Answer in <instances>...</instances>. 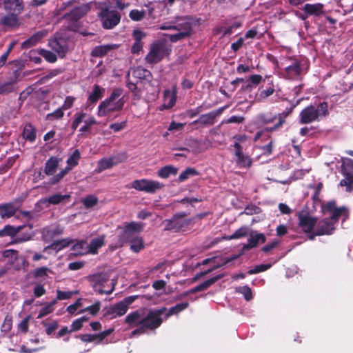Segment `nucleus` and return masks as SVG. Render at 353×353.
I'll return each instance as SVG.
<instances>
[{
	"label": "nucleus",
	"instance_id": "obj_1",
	"mask_svg": "<svg viewBox=\"0 0 353 353\" xmlns=\"http://www.w3.org/2000/svg\"><path fill=\"white\" fill-rule=\"evenodd\" d=\"M165 310L166 309L163 307L146 313L144 309L137 310L128 314L124 319V323L130 328L138 327L137 330L132 332L131 336H133L143 333L146 329L153 330L158 327L161 323L160 316Z\"/></svg>",
	"mask_w": 353,
	"mask_h": 353
},
{
	"label": "nucleus",
	"instance_id": "obj_2",
	"mask_svg": "<svg viewBox=\"0 0 353 353\" xmlns=\"http://www.w3.org/2000/svg\"><path fill=\"white\" fill-rule=\"evenodd\" d=\"M122 91L120 89L113 90L110 97L103 101L97 109V115L103 117L114 112L120 111L125 103V101L121 97Z\"/></svg>",
	"mask_w": 353,
	"mask_h": 353
},
{
	"label": "nucleus",
	"instance_id": "obj_3",
	"mask_svg": "<svg viewBox=\"0 0 353 353\" xmlns=\"http://www.w3.org/2000/svg\"><path fill=\"white\" fill-rule=\"evenodd\" d=\"M329 114L328 105L325 102L320 103L316 105H309L305 108L299 114V123L308 124L319 121L322 117Z\"/></svg>",
	"mask_w": 353,
	"mask_h": 353
},
{
	"label": "nucleus",
	"instance_id": "obj_4",
	"mask_svg": "<svg viewBox=\"0 0 353 353\" xmlns=\"http://www.w3.org/2000/svg\"><path fill=\"white\" fill-rule=\"evenodd\" d=\"M90 280L94 291L101 294H111L114 291L117 284L116 280H112L111 282L108 283V276L106 274L103 273L92 275L90 278Z\"/></svg>",
	"mask_w": 353,
	"mask_h": 353
},
{
	"label": "nucleus",
	"instance_id": "obj_5",
	"mask_svg": "<svg viewBox=\"0 0 353 353\" xmlns=\"http://www.w3.org/2000/svg\"><path fill=\"white\" fill-rule=\"evenodd\" d=\"M169 51L165 43L162 42L154 43L151 45L145 59L149 64L157 63L169 54Z\"/></svg>",
	"mask_w": 353,
	"mask_h": 353
},
{
	"label": "nucleus",
	"instance_id": "obj_6",
	"mask_svg": "<svg viewBox=\"0 0 353 353\" xmlns=\"http://www.w3.org/2000/svg\"><path fill=\"white\" fill-rule=\"evenodd\" d=\"M163 187L164 185L162 183L147 179H137L130 184V188L149 194H154Z\"/></svg>",
	"mask_w": 353,
	"mask_h": 353
},
{
	"label": "nucleus",
	"instance_id": "obj_7",
	"mask_svg": "<svg viewBox=\"0 0 353 353\" xmlns=\"http://www.w3.org/2000/svg\"><path fill=\"white\" fill-rule=\"evenodd\" d=\"M81 158L80 152L75 150L67 159V166L50 179L49 183L54 185L59 182L73 168L78 165Z\"/></svg>",
	"mask_w": 353,
	"mask_h": 353
},
{
	"label": "nucleus",
	"instance_id": "obj_8",
	"mask_svg": "<svg viewBox=\"0 0 353 353\" xmlns=\"http://www.w3.org/2000/svg\"><path fill=\"white\" fill-rule=\"evenodd\" d=\"M99 16L102 21V26L105 29H112L115 27L121 20L120 14L115 10L108 8L103 9Z\"/></svg>",
	"mask_w": 353,
	"mask_h": 353
},
{
	"label": "nucleus",
	"instance_id": "obj_9",
	"mask_svg": "<svg viewBox=\"0 0 353 353\" xmlns=\"http://www.w3.org/2000/svg\"><path fill=\"white\" fill-rule=\"evenodd\" d=\"M161 30H171L174 29L179 30V32L174 34L169 35V38L171 41L176 42L180 39H182L189 36L191 31V25L189 22L185 21L177 24L176 26H161L159 27Z\"/></svg>",
	"mask_w": 353,
	"mask_h": 353
},
{
	"label": "nucleus",
	"instance_id": "obj_10",
	"mask_svg": "<svg viewBox=\"0 0 353 353\" xmlns=\"http://www.w3.org/2000/svg\"><path fill=\"white\" fill-rule=\"evenodd\" d=\"M144 228V224L139 222L132 221L130 223H125L123 229L121 239L123 241L130 240L134 234L141 232Z\"/></svg>",
	"mask_w": 353,
	"mask_h": 353
},
{
	"label": "nucleus",
	"instance_id": "obj_11",
	"mask_svg": "<svg viewBox=\"0 0 353 353\" xmlns=\"http://www.w3.org/2000/svg\"><path fill=\"white\" fill-rule=\"evenodd\" d=\"M334 223L331 220L323 219L317 223L314 232H312V234L309 235L310 239L313 240L315 236L330 234L334 230Z\"/></svg>",
	"mask_w": 353,
	"mask_h": 353
},
{
	"label": "nucleus",
	"instance_id": "obj_12",
	"mask_svg": "<svg viewBox=\"0 0 353 353\" xmlns=\"http://www.w3.org/2000/svg\"><path fill=\"white\" fill-rule=\"evenodd\" d=\"M323 211L325 212L332 213V217L330 220L332 221L334 224L340 216H343L344 219L347 217V209L344 207L337 208L336 203L334 201L328 202L327 204L323 205Z\"/></svg>",
	"mask_w": 353,
	"mask_h": 353
},
{
	"label": "nucleus",
	"instance_id": "obj_13",
	"mask_svg": "<svg viewBox=\"0 0 353 353\" xmlns=\"http://www.w3.org/2000/svg\"><path fill=\"white\" fill-rule=\"evenodd\" d=\"M316 223V219L312 217L307 213H301L299 215V225L301 230L306 232L310 233L315 230L314 226Z\"/></svg>",
	"mask_w": 353,
	"mask_h": 353
},
{
	"label": "nucleus",
	"instance_id": "obj_14",
	"mask_svg": "<svg viewBox=\"0 0 353 353\" xmlns=\"http://www.w3.org/2000/svg\"><path fill=\"white\" fill-rule=\"evenodd\" d=\"M125 305L122 304L121 301L112 304L104 309V317L110 319H115L124 315L127 312Z\"/></svg>",
	"mask_w": 353,
	"mask_h": 353
},
{
	"label": "nucleus",
	"instance_id": "obj_15",
	"mask_svg": "<svg viewBox=\"0 0 353 353\" xmlns=\"http://www.w3.org/2000/svg\"><path fill=\"white\" fill-rule=\"evenodd\" d=\"M124 160L120 156H112L108 158H103L98 161L97 168L95 170L97 173H100L102 171L110 169L113 166L119 164Z\"/></svg>",
	"mask_w": 353,
	"mask_h": 353
},
{
	"label": "nucleus",
	"instance_id": "obj_16",
	"mask_svg": "<svg viewBox=\"0 0 353 353\" xmlns=\"http://www.w3.org/2000/svg\"><path fill=\"white\" fill-rule=\"evenodd\" d=\"M276 119H278V123L273 128L267 129L268 131L274 130L281 126L285 121L284 117H283L281 114H279L278 116H272V114L267 113L261 114L257 118L258 123L261 124L270 123Z\"/></svg>",
	"mask_w": 353,
	"mask_h": 353
},
{
	"label": "nucleus",
	"instance_id": "obj_17",
	"mask_svg": "<svg viewBox=\"0 0 353 353\" xmlns=\"http://www.w3.org/2000/svg\"><path fill=\"white\" fill-rule=\"evenodd\" d=\"M235 148V156L236 157V164L239 168H248L252 165V159L243 154L241 151V145L238 143L234 144Z\"/></svg>",
	"mask_w": 353,
	"mask_h": 353
},
{
	"label": "nucleus",
	"instance_id": "obj_18",
	"mask_svg": "<svg viewBox=\"0 0 353 353\" xmlns=\"http://www.w3.org/2000/svg\"><path fill=\"white\" fill-rule=\"evenodd\" d=\"M250 231L251 230L248 226L243 225L236 230L232 235L223 236L220 238H216L213 241V244L218 243L223 240H232L244 238L248 236Z\"/></svg>",
	"mask_w": 353,
	"mask_h": 353
},
{
	"label": "nucleus",
	"instance_id": "obj_19",
	"mask_svg": "<svg viewBox=\"0 0 353 353\" xmlns=\"http://www.w3.org/2000/svg\"><path fill=\"white\" fill-rule=\"evenodd\" d=\"M249 238L248 239V243L243 245L244 250H250L251 248H256L259 243H264L266 241L265 235L262 233L249 232Z\"/></svg>",
	"mask_w": 353,
	"mask_h": 353
},
{
	"label": "nucleus",
	"instance_id": "obj_20",
	"mask_svg": "<svg viewBox=\"0 0 353 353\" xmlns=\"http://www.w3.org/2000/svg\"><path fill=\"white\" fill-rule=\"evenodd\" d=\"M128 74L137 82L148 79L151 74L149 70L140 66L131 69Z\"/></svg>",
	"mask_w": 353,
	"mask_h": 353
},
{
	"label": "nucleus",
	"instance_id": "obj_21",
	"mask_svg": "<svg viewBox=\"0 0 353 353\" xmlns=\"http://www.w3.org/2000/svg\"><path fill=\"white\" fill-rule=\"evenodd\" d=\"M185 213H179L175 214L171 220L168 221L167 229H175L179 230L182 228L185 223Z\"/></svg>",
	"mask_w": 353,
	"mask_h": 353
},
{
	"label": "nucleus",
	"instance_id": "obj_22",
	"mask_svg": "<svg viewBox=\"0 0 353 353\" xmlns=\"http://www.w3.org/2000/svg\"><path fill=\"white\" fill-rule=\"evenodd\" d=\"M47 33L48 32L46 30L36 32L32 37L23 42L22 47L24 48H29L35 46L42 38L46 36Z\"/></svg>",
	"mask_w": 353,
	"mask_h": 353
},
{
	"label": "nucleus",
	"instance_id": "obj_23",
	"mask_svg": "<svg viewBox=\"0 0 353 353\" xmlns=\"http://www.w3.org/2000/svg\"><path fill=\"white\" fill-rule=\"evenodd\" d=\"M6 10L14 13H20L23 10L22 0H3Z\"/></svg>",
	"mask_w": 353,
	"mask_h": 353
},
{
	"label": "nucleus",
	"instance_id": "obj_24",
	"mask_svg": "<svg viewBox=\"0 0 353 353\" xmlns=\"http://www.w3.org/2000/svg\"><path fill=\"white\" fill-rule=\"evenodd\" d=\"M17 208L11 203L0 205V216L5 219H9L14 215Z\"/></svg>",
	"mask_w": 353,
	"mask_h": 353
},
{
	"label": "nucleus",
	"instance_id": "obj_25",
	"mask_svg": "<svg viewBox=\"0 0 353 353\" xmlns=\"http://www.w3.org/2000/svg\"><path fill=\"white\" fill-rule=\"evenodd\" d=\"M285 70L286 77L290 79H296L301 73L300 64L297 61H294L286 67Z\"/></svg>",
	"mask_w": 353,
	"mask_h": 353
},
{
	"label": "nucleus",
	"instance_id": "obj_26",
	"mask_svg": "<svg viewBox=\"0 0 353 353\" xmlns=\"http://www.w3.org/2000/svg\"><path fill=\"white\" fill-rule=\"evenodd\" d=\"M323 5L321 3H307L303 6V10L304 12H306L309 17L312 15L319 16L323 13Z\"/></svg>",
	"mask_w": 353,
	"mask_h": 353
},
{
	"label": "nucleus",
	"instance_id": "obj_27",
	"mask_svg": "<svg viewBox=\"0 0 353 353\" xmlns=\"http://www.w3.org/2000/svg\"><path fill=\"white\" fill-rule=\"evenodd\" d=\"M90 10V6L88 4L81 5L73 9L68 17L72 20H77L85 15Z\"/></svg>",
	"mask_w": 353,
	"mask_h": 353
},
{
	"label": "nucleus",
	"instance_id": "obj_28",
	"mask_svg": "<svg viewBox=\"0 0 353 353\" xmlns=\"http://www.w3.org/2000/svg\"><path fill=\"white\" fill-rule=\"evenodd\" d=\"M163 97L164 107L168 109L172 108L174 105L176 100V92L175 88H173L172 90H165Z\"/></svg>",
	"mask_w": 353,
	"mask_h": 353
},
{
	"label": "nucleus",
	"instance_id": "obj_29",
	"mask_svg": "<svg viewBox=\"0 0 353 353\" xmlns=\"http://www.w3.org/2000/svg\"><path fill=\"white\" fill-rule=\"evenodd\" d=\"M59 160L55 157H50L46 163L44 172L47 175L55 173L59 166Z\"/></svg>",
	"mask_w": 353,
	"mask_h": 353
},
{
	"label": "nucleus",
	"instance_id": "obj_30",
	"mask_svg": "<svg viewBox=\"0 0 353 353\" xmlns=\"http://www.w3.org/2000/svg\"><path fill=\"white\" fill-rule=\"evenodd\" d=\"M222 112L221 110H219V111L216 112H211L208 114H203L200 117L199 120L195 121L193 122V123L199 122L203 125H212L214 123V119L216 117L221 114Z\"/></svg>",
	"mask_w": 353,
	"mask_h": 353
},
{
	"label": "nucleus",
	"instance_id": "obj_31",
	"mask_svg": "<svg viewBox=\"0 0 353 353\" xmlns=\"http://www.w3.org/2000/svg\"><path fill=\"white\" fill-rule=\"evenodd\" d=\"M77 255H83L89 253L88 244L85 241H79L72 248Z\"/></svg>",
	"mask_w": 353,
	"mask_h": 353
},
{
	"label": "nucleus",
	"instance_id": "obj_32",
	"mask_svg": "<svg viewBox=\"0 0 353 353\" xmlns=\"http://www.w3.org/2000/svg\"><path fill=\"white\" fill-rule=\"evenodd\" d=\"M23 137L30 142L34 141L36 139L35 128L30 123L26 124L23 131Z\"/></svg>",
	"mask_w": 353,
	"mask_h": 353
},
{
	"label": "nucleus",
	"instance_id": "obj_33",
	"mask_svg": "<svg viewBox=\"0 0 353 353\" xmlns=\"http://www.w3.org/2000/svg\"><path fill=\"white\" fill-rule=\"evenodd\" d=\"M17 14V13L12 12L11 14L3 17L1 20V23L8 27H15L18 26L19 21Z\"/></svg>",
	"mask_w": 353,
	"mask_h": 353
},
{
	"label": "nucleus",
	"instance_id": "obj_34",
	"mask_svg": "<svg viewBox=\"0 0 353 353\" xmlns=\"http://www.w3.org/2000/svg\"><path fill=\"white\" fill-rule=\"evenodd\" d=\"M104 245V236H100L92 240L90 245H88L89 253L96 254L99 248Z\"/></svg>",
	"mask_w": 353,
	"mask_h": 353
},
{
	"label": "nucleus",
	"instance_id": "obj_35",
	"mask_svg": "<svg viewBox=\"0 0 353 353\" xmlns=\"http://www.w3.org/2000/svg\"><path fill=\"white\" fill-rule=\"evenodd\" d=\"M177 171V168L171 165H166L159 170L157 174L162 179H167L172 174H176Z\"/></svg>",
	"mask_w": 353,
	"mask_h": 353
},
{
	"label": "nucleus",
	"instance_id": "obj_36",
	"mask_svg": "<svg viewBox=\"0 0 353 353\" xmlns=\"http://www.w3.org/2000/svg\"><path fill=\"white\" fill-rule=\"evenodd\" d=\"M23 228V226L12 227L11 225H6L2 230H0V237L6 236H14L18 234Z\"/></svg>",
	"mask_w": 353,
	"mask_h": 353
},
{
	"label": "nucleus",
	"instance_id": "obj_37",
	"mask_svg": "<svg viewBox=\"0 0 353 353\" xmlns=\"http://www.w3.org/2000/svg\"><path fill=\"white\" fill-rule=\"evenodd\" d=\"M49 44L51 48L56 52L59 56L63 57L65 55L66 52L65 48L61 45L57 39L50 41Z\"/></svg>",
	"mask_w": 353,
	"mask_h": 353
},
{
	"label": "nucleus",
	"instance_id": "obj_38",
	"mask_svg": "<svg viewBox=\"0 0 353 353\" xmlns=\"http://www.w3.org/2000/svg\"><path fill=\"white\" fill-rule=\"evenodd\" d=\"M103 92V89L101 88L98 85H94L92 92L88 97V101L91 103L97 102L102 97Z\"/></svg>",
	"mask_w": 353,
	"mask_h": 353
},
{
	"label": "nucleus",
	"instance_id": "obj_39",
	"mask_svg": "<svg viewBox=\"0 0 353 353\" xmlns=\"http://www.w3.org/2000/svg\"><path fill=\"white\" fill-rule=\"evenodd\" d=\"M71 242L72 241L69 239H62L61 241H57L52 243L50 246L46 247L45 250L52 249L54 250L59 251L68 246Z\"/></svg>",
	"mask_w": 353,
	"mask_h": 353
},
{
	"label": "nucleus",
	"instance_id": "obj_40",
	"mask_svg": "<svg viewBox=\"0 0 353 353\" xmlns=\"http://www.w3.org/2000/svg\"><path fill=\"white\" fill-rule=\"evenodd\" d=\"M343 174L345 175V178L340 181V185L345 186L346 191L350 192L353 187V174L347 172H344Z\"/></svg>",
	"mask_w": 353,
	"mask_h": 353
},
{
	"label": "nucleus",
	"instance_id": "obj_41",
	"mask_svg": "<svg viewBox=\"0 0 353 353\" xmlns=\"http://www.w3.org/2000/svg\"><path fill=\"white\" fill-rule=\"evenodd\" d=\"M68 195H61L60 194H57L51 196L47 199L41 200L42 203H48L49 204L57 205L60 203L65 199L68 198Z\"/></svg>",
	"mask_w": 353,
	"mask_h": 353
},
{
	"label": "nucleus",
	"instance_id": "obj_42",
	"mask_svg": "<svg viewBox=\"0 0 353 353\" xmlns=\"http://www.w3.org/2000/svg\"><path fill=\"white\" fill-rule=\"evenodd\" d=\"M188 305L189 304L188 302H183V303H179L174 307H170L169 309L168 313L166 314V318H168L173 314H176L179 312L184 310L185 309H186L188 307Z\"/></svg>",
	"mask_w": 353,
	"mask_h": 353
},
{
	"label": "nucleus",
	"instance_id": "obj_43",
	"mask_svg": "<svg viewBox=\"0 0 353 353\" xmlns=\"http://www.w3.org/2000/svg\"><path fill=\"white\" fill-rule=\"evenodd\" d=\"M112 48L113 46L112 45L97 46L92 50V54L97 57H101L107 54Z\"/></svg>",
	"mask_w": 353,
	"mask_h": 353
},
{
	"label": "nucleus",
	"instance_id": "obj_44",
	"mask_svg": "<svg viewBox=\"0 0 353 353\" xmlns=\"http://www.w3.org/2000/svg\"><path fill=\"white\" fill-rule=\"evenodd\" d=\"M89 116L90 115L87 114L85 112H80L75 114L74 119L72 121V125H71L72 128L74 130H75L78 128L79 124L81 122H83V120L85 119L86 117L88 118V117H89Z\"/></svg>",
	"mask_w": 353,
	"mask_h": 353
},
{
	"label": "nucleus",
	"instance_id": "obj_45",
	"mask_svg": "<svg viewBox=\"0 0 353 353\" xmlns=\"http://www.w3.org/2000/svg\"><path fill=\"white\" fill-rule=\"evenodd\" d=\"M143 241L140 236L134 238L131 241L130 249L134 252H139L143 248Z\"/></svg>",
	"mask_w": 353,
	"mask_h": 353
},
{
	"label": "nucleus",
	"instance_id": "obj_46",
	"mask_svg": "<svg viewBox=\"0 0 353 353\" xmlns=\"http://www.w3.org/2000/svg\"><path fill=\"white\" fill-rule=\"evenodd\" d=\"M38 52L39 54L48 62L54 63L57 61L56 54L49 50L45 49H39L38 50Z\"/></svg>",
	"mask_w": 353,
	"mask_h": 353
},
{
	"label": "nucleus",
	"instance_id": "obj_47",
	"mask_svg": "<svg viewBox=\"0 0 353 353\" xmlns=\"http://www.w3.org/2000/svg\"><path fill=\"white\" fill-rule=\"evenodd\" d=\"M84 125L81 127L79 131L81 132H85L88 131L91 126L97 123V121L92 116H89L88 118L83 120Z\"/></svg>",
	"mask_w": 353,
	"mask_h": 353
},
{
	"label": "nucleus",
	"instance_id": "obj_48",
	"mask_svg": "<svg viewBox=\"0 0 353 353\" xmlns=\"http://www.w3.org/2000/svg\"><path fill=\"white\" fill-rule=\"evenodd\" d=\"M51 272V270L46 267H41L37 268L33 272V275L35 278H48V273Z\"/></svg>",
	"mask_w": 353,
	"mask_h": 353
},
{
	"label": "nucleus",
	"instance_id": "obj_49",
	"mask_svg": "<svg viewBox=\"0 0 353 353\" xmlns=\"http://www.w3.org/2000/svg\"><path fill=\"white\" fill-rule=\"evenodd\" d=\"M56 303H57V300H54L48 305L42 307L39 312L38 318L39 319L43 318V316H46L47 314L51 313L54 310L53 307L56 304Z\"/></svg>",
	"mask_w": 353,
	"mask_h": 353
},
{
	"label": "nucleus",
	"instance_id": "obj_50",
	"mask_svg": "<svg viewBox=\"0 0 353 353\" xmlns=\"http://www.w3.org/2000/svg\"><path fill=\"white\" fill-rule=\"evenodd\" d=\"M197 174L198 172L194 168H189L180 174L179 176V180L180 181H184L186 179H188L190 176Z\"/></svg>",
	"mask_w": 353,
	"mask_h": 353
},
{
	"label": "nucleus",
	"instance_id": "obj_51",
	"mask_svg": "<svg viewBox=\"0 0 353 353\" xmlns=\"http://www.w3.org/2000/svg\"><path fill=\"white\" fill-rule=\"evenodd\" d=\"M82 203L85 208H90L98 203V199L94 195H89L82 199Z\"/></svg>",
	"mask_w": 353,
	"mask_h": 353
},
{
	"label": "nucleus",
	"instance_id": "obj_52",
	"mask_svg": "<svg viewBox=\"0 0 353 353\" xmlns=\"http://www.w3.org/2000/svg\"><path fill=\"white\" fill-rule=\"evenodd\" d=\"M145 10H132L129 13L130 18L135 21H139L145 17Z\"/></svg>",
	"mask_w": 353,
	"mask_h": 353
},
{
	"label": "nucleus",
	"instance_id": "obj_53",
	"mask_svg": "<svg viewBox=\"0 0 353 353\" xmlns=\"http://www.w3.org/2000/svg\"><path fill=\"white\" fill-rule=\"evenodd\" d=\"M100 307H101V303L99 301H97V302L94 303L93 305L81 310V311L79 312V313L88 312L92 315H96L99 312V311L100 310Z\"/></svg>",
	"mask_w": 353,
	"mask_h": 353
},
{
	"label": "nucleus",
	"instance_id": "obj_54",
	"mask_svg": "<svg viewBox=\"0 0 353 353\" xmlns=\"http://www.w3.org/2000/svg\"><path fill=\"white\" fill-rule=\"evenodd\" d=\"M88 320V319L87 317L83 316L74 321L71 324L72 331L74 332L79 330L82 327L83 323L87 321Z\"/></svg>",
	"mask_w": 353,
	"mask_h": 353
},
{
	"label": "nucleus",
	"instance_id": "obj_55",
	"mask_svg": "<svg viewBox=\"0 0 353 353\" xmlns=\"http://www.w3.org/2000/svg\"><path fill=\"white\" fill-rule=\"evenodd\" d=\"M127 126V121H123L121 122H116L110 125V128L114 132H117L123 130Z\"/></svg>",
	"mask_w": 353,
	"mask_h": 353
},
{
	"label": "nucleus",
	"instance_id": "obj_56",
	"mask_svg": "<svg viewBox=\"0 0 353 353\" xmlns=\"http://www.w3.org/2000/svg\"><path fill=\"white\" fill-rule=\"evenodd\" d=\"M76 292L67 291L63 292L59 290H57V300H66L69 299Z\"/></svg>",
	"mask_w": 353,
	"mask_h": 353
},
{
	"label": "nucleus",
	"instance_id": "obj_57",
	"mask_svg": "<svg viewBox=\"0 0 353 353\" xmlns=\"http://www.w3.org/2000/svg\"><path fill=\"white\" fill-rule=\"evenodd\" d=\"M271 267L270 264H261L256 265L254 268L250 269L248 271L249 274H254L256 273H259L263 271L268 270Z\"/></svg>",
	"mask_w": 353,
	"mask_h": 353
},
{
	"label": "nucleus",
	"instance_id": "obj_58",
	"mask_svg": "<svg viewBox=\"0 0 353 353\" xmlns=\"http://www.w3.org/2000/svg\"><path fill=\"white\" fill-rule=\"evenodd\" d=\"M222 277V275H218L214 277H212L202 283L200 284V288H202L203 290H206L210 286H211L212 284H214L216 281H217L219 279H220Z\"/></svg>",
	"mask_w": 353,
	"mask_h": 353
},
{
	"label": "nucleus",
	"instance_id": "obj_59",
	"mask_svg": "<svg viewBox=\"0 0 353 353\" xmlns=\"http://www.w3.org/2000/svg\"><path fill=\"white\" fill-rule=\"evenodd\" d=\"M62 108H59L57 109L52 113L47 114V119L48 120H54L61 118L63 116V111Z\"/></svg>",
	"mask_w": 353,
	"mask_h": 353
},
{
	"label": "nucleus",
	"instance_id": "obj_60",
	"mask_svg": "<svg viewBox=\"0 0 353 353\" xmlns=\"http://www.w3.org/2000/svg\"><path fill=\"white\" fill-rule=\"evenodd\" d=\"M239 292H241L244 298L247 301H250L252 298V294L251 289L248 286H243L239 288Z\"/></svg>",
	"mask_w": 353,
	"mask_h": 353
},
{
	"label": "nucleus",
	"instance_id": "obj_61",
	"mask_svg": "<svg viewBox=\"0 0 353 353\" xmlns=\"http://www.w3.org/2000/svg\"><path fill=\"white\" fill-rule=\"evenodd\" d=\"M128 82L127 83L128 88L132 92H133L135 94H137L138 93V92H137V83L138 82L136 81L135 80L131 79V77L130 76V74H128Z\"/></svg>",
	"mask_w": 353,
	"mask_h": 353
},
{
	"label": "nucleus",
	"instance_id": "obj_62",
	"mask_svg": "<svg viewBox=\"0 0 353 353\" xmlns=\"http://www.w3.org/2000/svg\"><path fill=\"white\" fill-rule=\"evenodd\" d=\"M76 100V98L74 97H72V96H68L65 99V101L63 103V104L62 105V108L63 110H68L70 108H71L74 103Z\"/></svg>",
	"mask_w": 353,
	"mask_h": 353
},
{
	"label": "nucleus",
	"instance_id": "obj_63",
	"mask_svg": "<svg viewBox=\"0 0 353 353\" xmlns=\"http://www.w3.org/2000/svg\"><path fill=\"white\" fill-rule=\"evenodd\" d=\"M12 90V84L10 82L0 83V94L10 92Z\"/></svg>",
	"mask_w": 353,
	"mask_h": 353
},
{
	"label": "nucleus",
	"instance_id": "obj_64",
	"mask_svg": "<svg viewBox=\"0 0 353 353\" xmlns=\"http://www.w3.org/2000/svg\"><path fill=\"white\" fill-rule=\"evenodd\" d=\"M274 92V88L273 87H270L266 90H262L259 94V99L260 100H263L271 96Z\"/></svg>",
	"mask_w": 353,
	"mask_h": 353
}]
</instances>
